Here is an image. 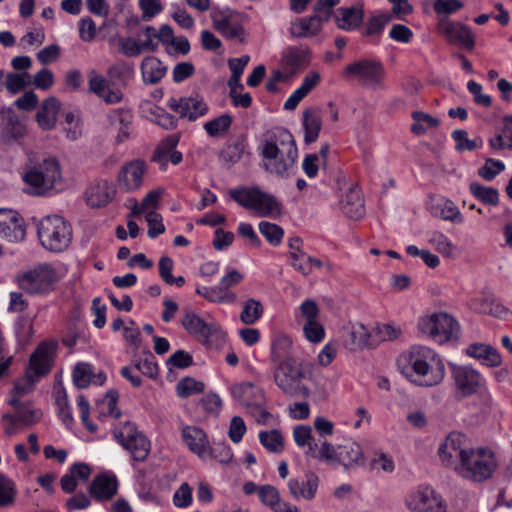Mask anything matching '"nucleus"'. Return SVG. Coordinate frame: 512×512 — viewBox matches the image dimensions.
<instances>
[{
    "label": "nucleus",
    "mask_w": 512,
    "mask_h": 512,
    "mask_svg": "<svg viewBox=\"0 0 512 512\" xmlns=\"http://www.w3.org/2000/svg\"><path fill=\"white\" fill-rule=\"evenodd\" d=\"M462 453V463L454 467L461 477L478 483L492 477L498 466L492 451L484 448H470Z\"/></svg>",
    "instance_id": "f257e3e1"
},
{
    "label": "nucleus",
    "mask_w": 512,
    "mask_h": 512,
    "mask_svg": "<svg viewBox=\"0 0 512 512\" xmlns=\"http://www.w3.org/2000/svg\"><path fill=\"white\" fill-rule=\"evenodd\" d=\"M55 348V344L48 342H42L38 345L29 358L25 376L14 385V390L18 395L21 396L32 391L35 383L50 372Z\"/></svg>",
    "instance_id": "f03ea898"
},
{
    "label": "nucleus",
    "mask_w": 512,
    "mask_h": 512,
    "mask_svg": "<svg viewBox=\"0 0 512 512\" xmlns=\"http://www.w3.org/2000/svg\"><path fill=\"white\" fill-rule=\"evenodd\" d=\"M230 198L245 209L254 211L260 217L275 218L281 214V203L271 194L258 187H238L230 189Z\"/></svg>",
    "instance_id": "7ed1b4c3"
},
{
    "label": "nucleus",
    "mask_w": 512,
    "mask_h": 512,
    "mask_svg": "<svg viewBox=\"0 0 512 512\" xmlns=\"http://www.w3.org/2000/svg\"><path fill=\"white\" fill-rule=\"evenodd\" d=\"M37 235L41 245L51 252L66 250L72 241V227L62 216H46L37 226Z\"/></svg>",
    "instance_id": "20e7f679"
},
{
    "label": "nucleus",
    "mask_w": 512,
    "mask_h": 512,
    "mask_svg": "<svg viewBox=\"0 0 512 512\" xmlns=\"http://www.w3.org/2000/svg\"><path fill=\"white\" fill-rule=\"evenodd\" d=\"M23 180L29 186L31 194L45 195L62 180L60 163L54 157L45 158L27 169Z\"/></svg>",
    "instance_id": "39448f33"
},
{
    "label": "nucleus",
    "mask_w": 512,
    "mask_h": 512,
    "mask_svg": "<svg viewBox=\"0 0 512 512\" xmlns=\"http://www.w3.org/2000/svg\"><path fill=\"white\" fill-rule=\"evenodd\" d=\"M181 323L191 336L208 348L217 349L225 343V332L215 321L206 322L193 311H186Z\"/></svg>",
    "instance_id": "423d86ee"
},
{
    "label": "nucleus",
    "mask_w": 512,
    "mask_h": 512,
    "mask_svg": "<svg viewBox=\"0 0 512 512\" xmlns=\"http://www.w3.org/2000/svg\"><path fill=\"white\" fill-rule=\"evenodd\" d=\"M279 138V144L267 141L263 146L262 155L266 159L274 160L276 173L283 174L293 167L298 150L292 134L287 130L280 132Z\"/></svg>",
    "instance_id": "0eeeda50"
},
{
    "label": "nucleus",
    "mask_w": 512,
    "mask_h": 512,
    "mask_svg": "<svg viewBox=\"0 0 512 512\" xmlns=\"http://www.w3.org/2000/svg\"><path fill=\"white\" fill-rule=\"evenodd\" d=\"M304 379L305 373L303 368L295 361L275 366V384L286 396L290 398H306L309 396L310 390L304 384Z\"/></svg>",
    "instance_id": "6e6552de"
},
{
    "label": "nucleus",
    "mask_w": 512,
    "mask_h": 512,
    "mask_svg": "<svg viewBox=\"0 0 512 512\" xmlns=\"http://www.w3.org/2000/svg\"><path fill=\"white\" fill-rule=\"evenodd\" d=\"M418 328L440 344L458 339L460 333V326L456 319L443 312L420 318Z\"/></svg>",
    "instance_id": "1a4fd4ad"
},
{
    "label": "nucleus",
    "mask_w": 512,
    "mask_h": 512,
    "mask_svg": "<svg viewBox=\"0 0 512 512\" xmlns=\"http://www.w3.org/2000/svg\"><path fill=\"white\" fill-rule=\"evenodd\" d=\"M232 396L244 405L260 424H267L272 414L266 409L265 395L261 388L251 382L235 384L231 387Z\"/></svg>",
    "instance_id": "9d476101"
},
{
    "label": "nucleus",
    "mask_w": 512,
    "mask_h": 512,
    "mask_svg": "<svg viewBox=\"0 0 512 512\" xmlns=\"http://www.w3.org/2000/svg\"><path fill=\"white\" fill-rule=\"evenodd\" d=\"M57 281L55 269L47 263L19 273L16 282L20 289L29 294H43L50 291Z\"/></svg>",
    "instance_id": "9b49d317"
},
{
    "label": "nucleus",
    "mask_w": 512,
    "mask_h": 512,
    "mask_svg": "<svg viewBox=\"0 0 512 512\" xmlns=\"http://www.w3.org/2000/svg\"><path fill=\"white\" fill-rule=\"evenodd\" d=\"M431 350L427 348H415L411 355V368L414 374L409 375L410 380L419 386L431 387L439 384L445 374L444 365L439 362L435 368L431 367L428 362L421 356H428Z\"/></svg>",
    "instance_id": "f8f14e48"
},
{
    "label": "nucleus",
    "mask_w": 512,
    "mask_h": 512,
    "mask_svg": "<svg viewBox=\"0 0 512 512\" xmlns=\"http://www.w3.org/2000/svg\"><path fill=\"white\" fill-rule=\"evenodd\" d=\"M343 75L352 77L361 85L375 90L383 85L385 69L381 62L365 58L345 66Z\"/></svg>",
    "instance_id": "ddd939ff"
},
{
    "label": "nucleus",
    "mask_w": 512,
    "mask_h": 512,
    "mask_svg": "<svg viewBox=\"0 0 512 512\" xmlns=\"http://www.w3.org/2000/svg\"><path fill=\"white\" fill-rule=\"evenodd\" d=\"M115 438L124 449L131 453L133 460L144 461L150 452V441L138 431L135 424L126 422L119 430L114 432Z\"/></svg>",
    "instance_id": "4468645a"
},
{
    "label": "nucleus",
    "mask_w": 512,
    "mask_h": 512,
    "mask_svg": "<svg viewBox=\"0 0 512 512\" xmlns=\"http://www.w3.org/2000/svg\"><path fill=\"white\" fill-rule=\"evenodd\" d=\"M437 30L452 45H457L468 51H472L475 47V37L471 29L461 22L441 17L438 20Z\"/></svg>",
    "instance_id": "2eb2a0df"
},
{
    "label": "nucleus",
    "mask_w": 512,
    "mask_h": 512,
    "mask_svg": "<svg viewBox=\"0 0 512 512\" xmlns=\"http://www.w3.org/2000/svg\"><path fill=\"white\" fill-rule=\"evenodd\" d=\"M167 106L177 113L180 118L188 119L189 121H196L198 118L205 116L209 110L208 104L199 94L171 97L167 102Z\"/></svg>",
    "instance_id": "dca6fc26"
},
{
    "label": "nucleus",
    "mask_w": 512,
    "mask_h": 512,
    "mask_svg": "<svg viewBox=\"0 0 512 512\" xmlns=\"http://www.w3.org/2000/svg\"><path fill=\"white\" fill-rule=\"evenodd\" d=\"M410 512H446L442 497L431 487H420L407 499Z\"/></svg>",
    "instance_id": "f3484780"
},
{
    "label": "nucleus",
    "mask_w": 512,
    "mask_h": 512,
    "mask_svg": "<svg viewBox=\"0 0 512 512\" xmlns=\"http://www.w3.org/2000/svg\"><path fill=\"white\" fill-rule=\"evenodd\" d=\"M25 134V127L11 107L0 109V142L11 144Z\"/></svg>",
    "instance_id": "a211bd4d"
},
{
    "label": "nucleus",
    "mask_w": 512,
    "mask_h": 512,
    "mask_svg": "<svg viewBox=\"0 0 512 512\" xmlns=\"http://www.w3.org/2000/svg\"><path fill=\"white\" fill-rule=\"evenodd\" d=\"M146 168L143 160L137 159L126 163L118 173L119 187L126 192L139 189L143 184Z\"/></svg>",
    "instance_id": "6ab92c4d"
},
{
    "label": "nucleus",
    "mask_w": 512,
    "mask_h": 512,
    "mask_svg": "<svg viewBox=\"0 0 512 512\" xmlns=\"http://www.w3.org/2000/svg\"><path fill=\"white\" fill-rule=\"evenodd\" d=\"M0 235L9 242H20L25 239L26 229L23 219L11 209H0Z\"/></svg>",
    "instance_id": "aec40b11"
},
{
    "label": "nucleus",
    "mask_w": 512,
    "mask_h": 512,
    "mask_svg": "<svg viewBox=\"0 0 512 512\" xmlns=\"http://www.w3.org/2000/svg\"><path fill=\"white\" fill-rule=\"evenodd\" d=\"M451 373L456 389L463 396H471L477 392L481 375L475 369L469 366L453 365Z\"/></svg>",
    "instance_id": "412c9836"
},
{
    "label": "nucleus",
    "mask_w": 512,
    "mask_h": 512,
    "mask_svg": "<svg viewBox=\"0 0 512 512\" xmlns=\"http://www.w3.org/2000/svg\"><path fill=\"white\" fill-rule=\"evenodd\" d=\"M115 189L106 180H97L88 185L85 190V200L91 208L106 206L114 197Z\"/></svg>",
    "instance_id": "4be33fe9"
},
{
    "label": "nucleus",
    "mask_w": 512,
    "mask_h": 512,
    "mask_svg": "<svg viewBox=\"0 0 512 512\" xmlns=\"http://www.w3.org/2000/svg\"><path fill=\"white\" fill-rule=\"evenodd\" d=\"M178 141V136L169 135L157 146L152 160L158 163L161 169H164L168 162L178 165L182 161V153L175 149Z\"/></svg>",
    "instance_id": "5701e85b"
},
{
    "label": "nucleus",
    "mask_w": 512,
    "mask_h": 512,
    "mask_svg": "<svg viewBox=\"0 0 512 512\" xmlns=\"http://www.w3.org/2000/svg\"><path fill=\"white\" fill-rule=\"evenodd\" d=\"M463 440L464 436L456 432H452L446 437L438 449V455L444 465H452L454 458H458L459 463H462V452L468 450L463 448Z\"/></svg>",
    "instance_id": "b1692460"
},
{
    "label": "nucleus",
    "mask_w": 512,
    "mask_h": 512,
    "mask_svg": "<svg viewBox=\"0 0 512 512\" xmlns=\"http://www.w3.org/2000/svg\"><path fill=\"white\" fill-rule=\"evenodd\" d=\"M319 479L315 474H307L306 479L292 478L288 481V489L292 497L296 500L301 498L312 500L317 492Z\"/></svg>",
    "instance_id": "393cba45"
},
{
    "label": "nucleus",
    "mask_w": 512,
    "mask_h": 512,
    "mask_svg": "<svg viewBox=\"0 0 512 512\" xmlns=\"http://www.w3.org/2000/svg\"><path fill=\"white\" fill-rule=\"evenodd\" d=\"M211 18L214 29L223 37L243 41L245 34L244 28L241 24L233 22L230 15L212 13Z\"/></svg>",
    "instance_id": "a878e982"
},
{
    "label": "nucleus",
    "mask_w": 512,
    "mask_h": 512,
    "mask_svg": "<svg viewBox=\"0 0 512 512\" xmlns=\"http://www.w3.org/2000/svg\"><path fill=\"white\" fill-rule=\"evenodd\" d=\"M343 213L354 220L360 219L364 213V201L362 199L361 191L357 186H352L345 193L340 201Z\"/></svg>",
    "instance_id": "bb28decb"
},
{
    "label": "nucleus",
    "mask_w": 512,
    "mask_h": 512,
    "mask_svg": "<svg viewBox=\"0 0 512 512\" xmlns=\"http://www.w3.org/2000/svg\"><path fill=\"white\" fill-rule=\"evenodd\" d=\"M182 438L193 453L199 457L207 455L209 440L204 430L196 426H186L182 430Z\"/></svg>",
    "instance_id": "cd10ccee"
},
{
    "label": "nucleus",
    "mask_w": 512,
    "mask_h": 512,
    "mask_svg": "<svg viewBox=\"0 0 512 512\" xmlns=\"http://www.w3.org/2000/svg\"><path fill=\"white\" fill-rule=\"evenodd\" d=\"M337 464H342L346 469L363 465L364 458L360 445L352 440H346L337 446Z\"/></svg>",
    "instance_id": "c85d7f7f"
},
{
    "label": "nucleus",
    "mask_w": 512,
    "mask_h": 512,
    "mask_svg": "<svg viewBox=\"0 0 512 512\" xmlns=\"http://www.w3.org/2000/svg\"><path fill=\"white\" fill-rule=\"evenodd\" d=\"M91 475V468L88 464L78 462L74 463L69 472L62 476L60 480L61 489L65 493H72L76 490L78 482L88 481Z\"/></svg>",
    "instance_id": "c756f323"
},
{
    "label": "nucleus",
    "mask_w": 512,
    "mask_h": 512,
    "mask_svg": "<svg viewBox=\"0 0 512 512\" xmlns=\"http://www.w3.org/2000/svg\"><path fill=\"white\" fill-rule=\"evenodd\" d=\"M466 354L478 359L481 364L488 367L500 366L502 362L501 356L495 348L482 343L469 345L466 349Z\"/></svg>",
    "instance_id": "7c9ffc66"
},
{
    "label": "nucleus",
    "mask_w": 512,
    "mask_h": 512,
    "mask_svg": "<svg viewBox=\"0 0 512 512\" xmlns=\"http://www.w3.org/2000/svg\"><path fill=\"white\" fill-rule=\"evenodd\" d=\"M118 483L115 477L99 475L90 485V494L97 500H109L117 493Z\"/></svg>",
    "instance_id": "2f4dec72"
},
{
    "label": "nucleus",
    "mask_w": 512,
    "mask_h": 512,
    "mask_svg": "<svg viewBox=\"0 0 512 512\" xmlns=\"http://www.w3.org/2000/svg\"><path fill=\"white\" fill-rule=\"evenodd\" d=\"M303 127L305 130L304 141L306 144L317 140L322 127V116L316 107H310L303 111Z\"/></svg>",
    "instance_id": "473e14b6"
},
{
    "label": "nucleus",
    "mask_w": 512,
    "mask_h": 512,
    "mask_svg": "<svg viewBox=\"0 0 512 512\" xmlns=\"http://www.w3.org/2000/svg\"><path fill=\"white\" fill-rule=\"evenodd\" d=\"M60 107L61 103L55 97H49L43 102L36 115L37 122L42 129L50 130L55 126Z\"/></svg>",
    "instance_id": "72a5a7b5"
},
{
    "label": "nucleus",
    "mask_w": 512,
    "mask_h": 512,
    "mask_svg": "<svg viewBox=\"0 0 512 512\" xmlns=\"http://www.w3.org/2000/svg\"><path fill=\"white\" fill-rule=\"evenodd\" d=\"M282 62L291 73H296L309 64V51L299 46L287 47L282 53Z\"/></svg>",
    "instance_id": "f704fd0d"
},
{
    "label": "nucleus",
    "mask_w": 512,
    "mask_h": 512,
    "mask_svg": "<svg viewBox=\"0 0 512 512\" xmlns=\"http://www.w3.org/2000/svg\"><path fill=\"white\" fill-rule=\"evenodd\" d=\"M363 10L357 7H340L334 15L338 28L350 31L354 30L363 21Z\"/></svg>",
    "instance_id": "c9c22d12"
},
{
    "label": "nucleus",
    "mask_w": 512,
    "mask_h": 512,
    "mask_svg": "<svg viewBox=\"0 0 512 512\" xmlns=\"http://www.w3.org/2000/svg\"><path fill=\"white\" fill-rule=\"evenodd\" d=\"M167 67L154 56L145 57L141 63V75L145 84H156L166 74Z\"/></svg>",
    "instance_id": "e433bc0d"
},
{
    "label": "nucleus",
    "mask_w": 512,
    "mask_h": 512,
    "mask_svg": "<svg viewBox=\"0 0 512 512\" xmlns=\"http://www.w3.org/2000/svg\"><path fill=\"white\" fill-rule=\"evenodd\" d=\"M292 340L287 335H278L272 341L271 360L275 366L290 363L295 360L291 357Z\"/></svg>",
    "instance_id": "4c0bfd02"
},
{
    "label": "nucleus",
    "mask_w": 512,
    "mask_h": 512,
    "mask_svg": "<svg viewBox=\"0 0 512 512\" xmlns=\"http://www.w3.org/2000/svg\"><path fill=\"white\" fill-rule=\"evenodd\" d=\"M196 293L213 303L231 304L237 300V295L222 284L214 287L199 286Z\"/></svg>",
    "instance_id": "58836bf2"
},
{
    "label": "nucleus",
    "mask_w": 512,
    "mask_h": 512,
    "mask_svg": "<svg viewBox=\"0 0 512 512\" xmlns=\"http://www.w3.org/2000/svg\"><path fill=\"white\" fill-rule=\"evenodd\" d=\"M134 75L133 65L118 61L110 65L107 69V77L112 85L126 87Z\"/></svg>",
    "instance_id": "ea45409f"
},
{
    "label": "nucleus",
    "mask_w": 512,
    "mask_h": 512,
    "mask_svg": "<svg viewBox=\"0 0 512 512\" xmlns=\"http://www.w3.org/2000/svg\"><path fill=\"white\" fill-rule=\"evenodd\" d=\"M322 25L323 22L315 15L304 17L292 24L291 33L296 37H312L321 31Z\"/></svg>",
    "instance_id": "a19ab883"
},
{
    "label": "nucleus",
    "mask_w": 512,
    "mask_h": 512,
    "mask_svg": "<svg viewBox=\"0 0 512 512\" xmlns=\"http://www.w3.org/2000/svg\"><path fill=\"white\" fill-rule=\"evenodd\" d=\"M246 150V140L243 136L237 137L227 144L220 152V159L229 167L239 162Z\"/></svg>",
    "instance_id": "79ce46f5"
},
{
    "label": "nucleus",
    "mask_w": 512,
    "mask_h": 512,
    "mask_svg": "<svg viewBox=\"0 0 512 512\" xmlns=\"http://www.w3.org/2000/svg\"><path fill=\"white\" fill-rule=\"evenodd\" d=\"M369 337L370 334L367 328L357 323L348 330L345 342L351 350H358L368 345Z\"/></svg>",
    "instance_id": "37998d69"
},
{
    "label": "nucleus",
    "mask_w": 512,
    "mask_h": 512,
    "mask_svg": "<svg viewBox=\"0 0 512 512\" xmlns=\"http://www.w3.org/2000/svg\"><path fill=\"white\" fill-rule=\"evenodd\" d=\"M263 313L262 303L255 298H249L243 303L240 320L245 325H253L262 317Z\"/></svg>",
    "instance_id": "c03bdc74"
},
{
    "label": "nucleus",
    "mask_w": 512,
    "mask_h": 512,
    "mask_svg": "<svg viewBox=\"0 0 512 512\" xmlns=\"http://www.w3.org/2000/svg\"><path fill=\"white\" fill-rule=\"evenodd\" d=\"M233 122L232 116L222 114L204 124V129L210 137H222L230 129Z\"/></svg>",
    "instance_id": "a18cd8bd"
},
{
    "label": "nucleus",
    "mask_w": 512,
    "mask_h": 512,
    "mask_svg": "<svg viewBox=\"0 0 512 512\" xmlns=\"http://www.w3.org/2000/svg\"><path fill=\"white\" fill-rule=\"evenodd\" d=\"M414 123L411 125V132L416 135H423L428 128H436L439 126L440 121L427 113L422 111H414L412 113Z\"/></svg>",
    "instance_id": "49530a36"
},
{
    "label": "nucleus",
    "mask_w": 512,
    "mask_h": 512,
    "mask_svg": "<svg viewBox=\"0 0 512 512\" xmlns=\"http://www.w3.org/2000/svg\"><path fill=\"white\" fill-rule=\"evenodd\" d=\"M471 194L486 205L496 206L499 203L498 190L493 187H485L477 182L469 186Z\"/></svg>",
    "instance_id": "de8ad7c7"
},
{
    "label": "nucleus",
    "mask_w": 512,
    "mask_h": 512,
    "mask_svg": "<svg viewBox=\"0 0 512 512\" xmlns=\"http://www.w3.org/2000/svg\"><path fill=\"white\" fill-rule=\"evenodd\" d=\"M451 136L456 142L455 149L458 152L474 151L483 145V141L480 137L469 139L467 131L463 129L454 130Z\"/></svg>",
    "instance_id": "09e8293b"
},
{
    "label": "nucleus",
    "mask_w": 512,
    "mask_h": 512,
    "mask_svg": "<svg viewBox=\"0 0 512 512\" xmlns=\"http://www.w3.org/2000/svg\"><path fill=\"white\" fill-rule=\"evenodd\" d=\"M40 417L41 413L39 411H34L23 407L18 408V410L13 415H4L3 420L10 421L12 426H17L19 424L28 426L39 421Z\"/></svg>",
    "instance_id": "8fccbe9b"
},
{
    "label": "nucleus",
    "mask_w": 512,
    "mask_h": 512,
    "mask_svg": "<svg viewBox=\"0 0 512 512\" xmlns=\"http://www.w3.org/2000/svg\"><path fill=\"white\" fill-rule=\"evenodd\" d=\"M16 494L17 488L14 481L0 473V508L12 506Z\"/></svg>",
    "instance_id": "3c124183"
},
{
    "label": "nucleus",
    "mask_w": 512,
    "mask_h": 512,
    "mask_svg": "<svg viewBox=\"0 0 512 512\" xmlns=\"http://www.w3.org/2000/svg\"><path fill=\"white\" fill-rule=\"evenodd\" d=\"M205 385L192 377L182 378L176 385V393L180 398H188L192 395L202 393Z\"/></svg>",
    "instance_id": "603ef678"
},
{
    "label": "nucleus",
    "mask_w": 512,
    "mask_h": 512,
    "mask_svg": "<svg viewBox=\"0 0 512 512\" xmlns=\"http://www.w3.org/2000/svg\"><path fill=\"white\" fill-rule=\"evenodd\" d=\"M434 215L439 216L444 220H450L454 222H461L462 217L457 207L448 200H442L436 203L432 207Z\"/></svg>",
    "instance_id": "864d4df0"
},
{
    "label": "nucleus",
    "mask_w": 512,
    "mask_h": 512,
    "mask_svg": "<svg viewBox=\"0 0 512 512\" xmlns=\"http://www.w3.org/2000/svg\"><path fill=\"white\" fill-rule=\"evenodd\" d=\"M118 398L119 394L116 390H109L104 398L97 403L101 413L114 418H119L121 416V411L117 407Z\"/></svg>",
    "instance_id": "5fc2aeb1"
},
{
    "label": "nucleus",
    "mask_w": 512,
    "mask_h": 512,
    "mask_svg": "<svg viewBox=\"0 0 512 512\" xmlns=\"http://www.w3.org/2000/svg\"><path fill=\"white\" fill-rule=\"evenodd\" d=\"M259 439L261 444L270 452L279 453L283 450V437L276 429L260 432Z\"/></svg>",
    "instance_id": "6e6d98bb"
},
{
    "label": "nucleus",
    "mask_w": 512,
    "mask_h": 512,
    "mask_svg": "<svg viewBox=\"0 0 512 512\" xmlns=\"http://www.w3.org/2000/svg\"><path fill=\"white\" fill-rule=\"evenodd\" d=\"M258 227L260 233L271 245L278 246L282 242L284 231L279 225L268 221H261Z\"/></svg>",
    "instance_id": "4d7b16f0"
},
{
    "label": "nucleus",
    "mask_w": 512,
    "mask_h": 512,
    "mask_svg": "<svg viewBox=\"0 0 512 512\" xmlns=\"http://www.w3.org/2000/svg\"><path fill=\"white\" fill-rule=\"evenodd\" d=\"M111 82L108 77L105 78L101 74H99L95 69H91L88 72V91L97 95L98 97L102 96V94L110 87Z\"/></svg>",
    "instance_id": "13d9d810"
},
{
    "label": "nucleus",
    "mask_w": 512,
    "mask_h": 512,
    "mask_svg": "<svg viewBox=\"0 0 512 512\" xmlns=\"http://www.w3.org/2000/svg\"><path fill=\"white\" fill-rule=\"evenodd\" d=\"M4 84L11 94H17L30 84V75L27 72L8 73Z\"/></svg>",
    "instance_id": "bf43d9fd"
},
{
    "label": "nucleus",
    "mask_w": 512,
    "mask_h": 512,
    "mask_svg": "<svg viewBox=\"0 0 512 512\" xmlns=\"http://www.w3.org/2000/svg\"><path fill=\"white\" fill-rule=\"evenodd\" d=\"M73 382L80 389L92 382V367L88 363H78L73 369Z\"/></svg>",
    "instance_id": "052dcab7"
},
{
    "label": "nucleus",
    "mask_w": 512,
    "mask_h": 512,
    "mask_svg": "<svg viewBox=\"0 0 512 512\" xmlns=\"http://www.w3.org/2000/svg\"><path fill=\"white\" fill-rule=\"evenodd\" d=\"M464 7V4L460 0H435L433 3V9L437 14L438 18L447 17L453 13H456Z\"/></svg>",
    "instance_id": "680f3d73"
},
{
    "label": "nucleus",
    "mask_w": 512,
    "mask_h": 512,
    "mask_svg": "<svg viewBox=\"0 0 512 512\" xmlns=\"http://www.w3.org/2000/svg\"><path fill=\"white\" fill-rule=\"evenodd\" d=\"M505 169V164L500 160L487 158L484 165L479 168L478 175L486 181H492Z\"/></svg>",
    "instance_id": "e2e57ef3"
},
{
    "label": "nucleus",
    "mask_w": 512,
    "mask_h": 512,
    "mask_svg": "<svg viewBox=\"0 0 512 512\" xmlns=\"http://www.w3.org/2000/svg\"><path fill=\"white\" fill-rule=\"evenodd\" d=\"M119 53L126 57H136L144 52L140 41L131 37H120L118 39Z\"/></svg>",
    "instance_id": "0e129e2a"
},
{
    "label": "nucleus",
    "mask_w": 512,
    "mask_h": 512,
    "mask_svg": "<svg viewBox=\"0 0 512 512\" xmlns=\"http://www.w3.org/2000/svg\"><path fill=\"white\" fill-rule=\"evenodd\" d=\"M207 454L220 463H229L233 458L231 448L223 442H214L211 446L209 445Z\"/></svg>",
    "instance_id": "69168bd1"
},
{
    "label": "nucleus",
    "mask_w": 512,
    "mask_h": 512,
    "mask_svg": "<svg viewBox=\"0 0 512 512\" xmlns=\"http://www.w3.org/2000/svg\"><path fill=\"white\" fill-rule=\"evenodd\" d=\"M340 0H317L314 7V15L318 17L323 23L328 22L334 7L338 5Z\"/></svg>",
    "instance_id": "338daca9"
},
{
    "label": "nucleus",
    "mask_w": 512,
    "mask_h": 512,
    "mask_svg": "<svg viewBox=\"0 0 512 512\" xmlns=\"http://www.w3.org/2000/svg\"><path fill=\"white\" fill-rule=\"evenodd\" d=\"M146 221L148 223V236L152 239L158 237L165 231L162 216L151 210L146 213Z\"/></svg>",
    "instance_id": "774afa93"
}]
</instances>
